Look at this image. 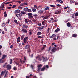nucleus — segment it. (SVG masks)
I'll use <instances>...</instances> for the list:
<instances>
[{
	"instance_id": "f257e3e1",
	"label": "nucleus",
	"mask_w": 78,
	"mask_h": 78,
	"mask_svg": "<svg viewBox=\"0 0 78 78\" xmlns=\"http://www.w3.org/2000/svg\"><path fill=\"white\" fill-rule=\"evenodd\" d=\"M23 14H26V12L24 11H21V12L19 14H16L15 16L17 17H20L21 16H23Z\"/></svg>"
},
{
	"instance_id": "f03ea898",
	"label": "nucleus",
	"mask_w": 78,
	"mask_h": 78,
	"mask_svg": "<svg viewBox=\"0 0 78 78\" xmlns=\"http://www.w3.org/2000/svg\"><path fill=\"white\" fill-rule=\"evenodd\" d=\"M24 21L25 23H28V22L31 23V20H30L28 18H27L24 20Z\"/></svg>"
},
{
	"instance_id": "7ed1b4c3",
	"label": "nucleus",
	"mask_w": 78,
	"mask_h": 78,
	"mask_svg": "<svg viewBox=\"0 0 78 78\" xmlns=\"http://www.w3.org/2000/svg\"><path fill=\"white\" fill-rule=\"evenodd\" d=\"M7 70H10L11 69V65H7L6 66V67Z\"/></svg>"
},
{
	"instance_id": "20e7f679",
	"label": "nucleus",
	"mask_w": 78,
	"mask_h": 78,
	"mask_svg": "<svg viewBox=\"0 0 78 78\" xmlns=\"http://www.w3.org/2000/svg\"><path fill=\"white\" fill-rule=\"evenodd\" d=\"M21 32L23 33H27V30L25 28H23L21 30Z\"/></svg>"
},
{
	"instance_id": "39448f33",
	"label": "nucleus",
	"mask_w": 78,
	"mask_h": 78,
	"mask_svg": "<svg viewBox=\"0 0 78 78\" xmlns=\"http://www.w3.org/2000/svg\"><path fill=\"white\" fill-rule=\"evenodd\" d=\"M27 15L29 16H37V14H35V15H33L32 13H29L27 14Z\"/></svg>"
},
{
	"instance_id": "423d86ee",
	"label": "nucleus",
	"mask_w": 78,
	"mask_h": 78,
	"mask_svg": "<svg viewBox=\"0 0 78 78\" xmlns=\"http://www.w3.org/2000/svg\"><path fill=\"white\" fill-rule=\"evenodd\" d=\"M57 50V49H56V48L53 47L52 49L51 50V51L53 52V53H55L56 51Z\"/></svg>"
},
{
	"instance_id": "0eeeda50",
	"label": "nucleus",
	"mask_w": 78,
	"mask_h": 78,
	"mask_svg": "<svg viewBox=\"0 0 78 78\" xmlns=\"http://www.w3.org/2000/svg\"><path fill=\"white\" fill-rule=\"evenodd\" d=\"M44 12V11L43 10L41 9L40 10L38 11V12L39 14H42Z\"/></svg>"
},
{
	"instance_id": "6e6552de",
	"label": "nucleus",
	"mask_w": 78,
	"mask_h": 78,
	"mask_svg": "<svg viewBox=\"0 0 78 78\" xmlns=\"http://www.w3.org/2000/svg\"><path fill=\"white\" fill-rule=\"evenodd\" d=\"M23 27L24 28H26V29H27V28H28V25L24 24L23 25Z\"/></svg>"
},
{
	"instance_id": "1a4fd4ad",
	"label": "nucleus",
	"mask_w": 78,
	"mask_h": 78,
	"mask_svg": "<svg viewBox=\"0 0 78 78\" xmlns=\"http://www.w3.org/2000/svg\"><path fill=\"white\" fill-rule=\"evenodd\" d=\"M14 12L15 13V14H17V13H20V10L19 9L16 10Z\"/></svg>"
},
{
	"instance_id": "9d476101",
	"label": "nucleus",
	"mask_w": 78,
	"mask_h": 78,
	"mask_svg": "<svg viewBox=\"0 0 78 78\" xmlns=\"http://www.w3.org/2000/svg\"><path fill=\"white\" fill-rule=\"evenodd\" d=\"M56 35L55 34H53L51 36L49 37V38L51 39V38H53L54 37H56Z\"/></svg>"
},
{
	"instance_id": "9b49d317",
	"label": "nucleus",
	"mask_w": 78,
	"mask_h": 78,
	"mask_svg": "<svg viewBox=\"0 0 78 78\" xmlns=\"http://www.w3.org/2000/svg\"><path fill=\"white\" fill-rule=\"evenodd\" d=\"M5 72H6V70H5L4 71H2V72L1 73V76H3V75H4V74L5 73Z\"/></svg>"
},
{
	"instance_id": "f8f14e48",
	"label": "nucleus",
	"mask_w": 78,
	"mask_h": 78,
	"mask_svg": "<svg viewBox=\"0 0 78 78\" xmlns=\"http://www.w3.org/2000/svg\"><path fill=\"white\" fill-rule=\"evenodd\" d=\"M50 10V8L49 7H48V6L47 7H45V8H44V10L45 11H48V10Z\"/></svg>"
},
{
	"instance_id": "ddd939ff",
	"label": "nucleus",
	"mask_w": 78,
	"mask_h": 78,
	"mask_svg": "<svg viewBox=\"0 0 78 78\" xmlns=\"http://www.w3.org/2000/svg\"><path fill=\"white\" fill-rule=\"evenodd\" d=\"M77 36H78V34H73L72 37H77Z\"/></svg>"
},
{
	"instance_id": "4468645a",
	"label": "nucleus",
	"mask_w": 78,
	"mask_h": 78,
	"mask_svg": "<svg viewBox=\"0 0 78 78\" xmlns=\"http://www.w3.org/2000/svg\"><path fill=\"white\" fill-rule=\"evenodd\" d=\"M31 9L32 11H33V12H36V10L35 9V8H34V7H33L31 8Z\"/></svg>"
},
{
	"instance_id": "2eb2a0df",
	"label": "nucleus",
	"mask_w": 78,
	"mask_h": 78,
	"mask_svg": "<svg viewBox=\"0 0 78 78\" xmlns=\"http://www.w3.org/2000/svg\"><path fill=\"white\" fill-rule=\"evenodd\" d=\"M59 31H60V29L58 28L55 30V33H57V32H58Z\"/></svg>"
},
{
	"instance_id": "dca6fc26",
	"label": "nucleus",
	"mask_w": 78,
	"mask_h": 78,
	"mask_svg": "<svg viewBox=\"0 0 78 78\" xmlns=\"http://www.w3.org/2000/svg\"><path fill=\"white\" fill-rule=\"evenodd\" d=\"M3 59H2V58L0 59V63H3V62H5L4 60H3Z\"/></svg>"
},
{
	"instance_id": "f3484780",
	"label": "nucleus",
	"mask_w": 78,
	"mask_h": 78,
	"mask_svg": "<svg viewBox=\"0 0 78 78\" xmlns=\"http://www.w3.org/2000/svg\"><path fill=\"white\" fill-rule=\"evenodd\" d=\"M29 48H30V47H29L28 45H27L26 46H25L24 48L25 49H28Z\"/></svg>"
},
{
	"instance_id": "a211bd4d",
	"label": "nucleus",
	"mask_w": 78,
	"mask_h": 78,
	"mask_svg": "<svg viewBox=\"0 0 78 78\" xmlns=\"http://www.w3.org/2000/svg\"><path fill=\"white\" fill-rule=\"evenodd\" d=\"M28 37H25L23 39V41H28Z\"/></svg>"
},
{
	"instance_id": "6ab92c4d",
	"label": "nucleus",
	"mask_w": 78,
	"mask_h": 78,
	"mask_svg": "<svg viewBox=\"0 0 78 78\" xmlns=\"http://www.w3.org/2000/svg\"><path fill=\"white\" fill-rule=\"evenodd\" d=\"M6 56H7V55H2V59H5V58H6Z\"/></svg>"
},
{
	"instance_id": "aec40b11",
	"label": "nucleus",
	"mask_w": 78,
	"mask_h": 78,
	"mask_svg": "<svg viewBox=\"0 0 78 78\" xmlns=\"http://www.w3.org/2000/svg\"><path fill=\"white\" fill-rule=\"evenodd\" d=\"M42 58H43V59L44 61L45 62L47 60V58L45 57H44L43 56H42Z\"/></svg>"
},
{
	"instance_id": "412c9836",
	"label": "nucleus",
	"mask_w": 78,
	"mask_h": 78,
	"mask_svg": "<svg viewBox=\"0 0 78 78\" xmlns=\"http://www.w3.org/2000/svg\"><path fill=\"white\" fill-rule=\"evenodd\" d=\"M28 18L30 19V20H32V19L33 18V16H28Z\"/></svg>"
},
{
	"instance_id": "4be33fe9",
	"label": "nucleus",
	"mask_w": 78,
	"mask_h": 78,
	"mask_svg": "<svg viewBox=\"0 0 78 78\" xmlns=\"http://www.w3.org/2000/svg\"><path fill=\"white\" fill-rule=\"evenodd\" d=\"M28 9V7H26V8H24L23 9V10L24 11H25V12H27V11Z\"/></svg>"
},
{
	"instance_id": "5701e85b",
	"label": "nucleus",
	"mask_w": 78,
	"mask_h": 78,
	"mask_svg": "<svg viewBox=\"0 0 78 78\" xmlns=\"http://www.w3.org/2000/svg\"><path fill=\"white\" fill-rule=\"evenodd\" d=\"M67 26L68 27H70L71 24H70V23L69 22H68L67 24Z\"/></svg>"
},
{
	"instance_id": "b1692460",
	"label": "nucleus",
	"mask_w": 78,
	"mask_h": 78,
	"mask_svg": "<svg viewBox=\"0 0 78 78\" xmlns=\"http://www.w3.org/2000/svg\"><path fill=\"white\" fill-rule=\"evenodd\" d=\"M20 62H21V64H24L25 62V61H24L22 60L21 59H20Z\"/></svg>"
},
{
	"instance_id": "393cba45",
	"label": "nucleus",
	"mask_w": 78,
	"mask_h": 78,
	"mask_svg": "<svg viewBox=\"0 0 78 78\" xmlns=\"http://www.w3.org/2000/svg\"><path fill=\"white\" fill-rule=\"evenodd\" d=\"M27 52L28 53H30L31 52V49H30V48H29L27 50Z\"/></svg>"
},
{
	"instance_id": "a878e982",
	"label": "nucleus",
	"mask_w": 78,
	"mask_h": 78,
	"mask_svg": "<svg viewBox=\"0 0 78 78\" xmlns=\"http://www.w3.org/2000/svg\"><path fill=\"white\" fill-rule=\"evenodd\" d=\"M45 66H43V68H41V71H44L45 70Z\"/></svg>"
},
{
	"instance_id": "bb28decb",
	"label": "nucleus",
	"mask_w": 78,
	"mask_h": 78,
	"mask_svg": "<svg viewBox=\"0 0 78 78\" xmlns=\"http://www.w3.org/2000/svg\"><path fill=\"white\" fill-rule=\"evenodd\" d=\"M5 25H6V23H2V27H5Z\"/></svg>"
},
{
	"instance_id": "cd10ccee",
	"label": "nucleus",
	"mask_w": 78,
	"mask_h": 78,
	"mask_svg": "<svg viewBox=\"0 0 78 78\" xmlns=\"http://www.w3.org/2000/svg\"><path fill=\"white\" fill-rule=\"evenodd\" d=\"M45 20H44L42 22V25H44V26H45Z\"/></svg>"
},
{
	"instance_id": "c85d7f7f",
	"label": "nucleus",
	"mask_w": 78,
	"mask_h": 78,
	"mask_svg": "<svg viewBox=\"0 0 78 78\" xmlns=\"http://www.w3.org/2000/svg\"><path fill=\"white\" fill-rule=\"evenodd\" d=\"M24 37H25V35H23L21 36V40H23V38H24Z\"/></svg>"
},
{
	"instance_id": "c756f323",
	"label": "nucleus",
	"mask_w": 78,
	"mask_h": 78,
	"mask_svg": "<svg viewBox=\"0 0 78 78\" xmlns=\"http://www.w3.org/2000/svg\"><path fill=\"white\" fill-rule=\"evenodd\" d=\"M8 71H7L5 73V76H4V78H6V77H7L6 76V75H7L8 74Z\"/></svg>"
},
{
	"instance_id": "7c9ffc66",
	"label": "nucleus",
	"mask_w": 78,
	"mask_h": 78,
	"mask_svg": "<svg viewBox=\"0 0 78 78\" xmlns=\"http://www.w3.org/2000/svg\"><path fill=\"white\" fill-rule=\"evenodd\" d=\"M14 22H15V23H16V24H18V23H19L17 22V20H14Z\"/></svg>"
},
{
	"instance_id": "2f4dec72",
	"label": "nucleus",
	"mask_w": 78,
	"mask_h": 78,
	"mask_svg": "<svg viewBox=\"0 0 78 78\" xmlns=\"http://www.w3.org/2000/svg\"><path fill=\"white\" fill-rule=\"evenodd\" d=\"M27 11L28 12H32V11H31V10L30 9H28Z\"/></svg>"
},
{
	"instance_id": "473e14b6",
	"label": "nucleus",
	"mask_w": 78,
	"mask_h": 78,
	"mask_svg": "<svg viewBox=\"0 0 78 78\" xmlns=\"http://www.w3.org/2000/svg\"><path fill=\"white\" fill-rule=\"evenodd\" d=\"M14 62H15V64H16V65H17V66H20V65L19 64V62H17L14 61Z\"/></svg>"
},
{
	"instance_id": "72a5a7b5",
	"label": "nucleus",
	"mask_w": 78,
	"mask_h": 78,
	"mask_svg": "<svg viewBox=\"0 0 78 78\" xmlns=\"http://www.w3.org/2000/svg\"><path fill=\"white\" fill-rule=\"evenodd\" d=\"M42 34V33L41 32H38L37 33V35L38 36H40V35Z\"/></svg>"
},
{
	"instance_id": "f704fd0d",
	"label": "nucleus",
	"mask_w": 78,
	"mask_h": 78,
	"mask_svg": "<svg viewBox=\"0 0 78 78\" xmlns=\"http://www.w3.org/2000/svg\"><path fill=\"white\" fill-rule=\"evenodd\" d=\"M71 11H72V9H69L67 11V12H68V13L69 12H72Z\"/></svg>"
},
{
	"instance_id": "c9c22d12",
	"label": "nucleus",
	"mask_w": 78,
	"mask_h": 78,
	"mask_svg": "<svg viewBox=\"0 0 78 78\" xmlns=\"http://www.w3.org/2000/svg\"><path fill=\"white\" fill-rule=\"evenodd\" d=\"M44 68H45V67H46V68H47V69H48L49 66H48V65H47L46 66L44 65Z\"/></svg>"
},
{
	"instance_id": "e433bc0d",
	"label": "nucleus",
	"mask_w": 78,
	"mask_h": 78,
	"mask_svg": "<svg viewBox=\"0 0 78 78\" xmlns=\"http://www.w3.org/2000/svg\"><path fill=\"white\" fill-rule=\"evenodd\" d=\"M38 29L40 30H42L43 29L42 27H38Z\"/></svg>"
},
{
	"instance_id": "4c0bfd02",
	"label": "nucleus",
	"mask_w": 78,
	"mask_h": 78,
	"mask_svg": "<svg viewBox=\"0 0 78 78\" xmlns=\"http://www.w3.org/2000/svg\"><path fill=\"white\" fill-rule=\"evenodd\" d=\"M34 8H36V9H38V8H37V6L36 5H34Z\"/></svg>"
},
{
	"instance_id": "58836bf2",
	"label": "nucleus",
	"mask_w": 78,
	"mask_h": 78,
	"mask_svg": "<svg viewBox=\"0 0 78 78\" xmlns=\"http://www.w3.org/2000/svg\"><path fill=\"white\" fill-rule=\"evenodd\" d=\"M10 64H12V59L10 58Z\"/></svg>"
},
{
	"instance_id": "ea45409f",
	"label": "nucleus",
	"mask_w": 78,
	"mask_h": 78,
	"mask_svg": "<svg viewBox=\"0 0 78 78\" xmlns=\"http://www.w3.org/2000/svg\"><path fill=\"white\" fill-rule=\"evenodd\" d=\"M50 6L51 8H55V5H50Z\"/></svg>"
},
{
	"instance_id": "a19ab883",
	"label": "nucleus",
	"mask_w": 78,
	"mask_h": 78,
	"mask_svg": "<svg viewBox=\"0 0 78 78\" xmlns=\"http://www.w3.org/2000/svg\"><path fill=\"white\" fill-rule=\"evenodd\" d=\"M16 6L17 5H13L12 7V8H15L16 7Z\"/></svg>"
},
{
	"instance_id": "79ce46f5",
	"label": "nucleus",
	"mask_w": 78,
	"mask_h": 78,
	"mask_svg": "<svg viewBox=\"0 0 78 78\" xmlns=\"http://www.w3.org/2000/svg\"><path fill=\"white\" fill-rule=\"evenodd\" d=\"M41 58V57H40V56H39V55L38 56H37L36 57V59H39L40 58Z\"/></svg>"
},
{
	"instance_id": "37998d69",
	"label": "nucleus",
	"mask_w": 78,
	"mask_h": 78,
	"mask_svg": "<svg viewBox=\"0 0 78 78\" xmlns=\"http://www.w3.org/2000/svg\"><path fill=\"white\" fill-rule=\"evenodd\" d=\"M58 21V20H54V21H52V23H53V22H56Z\"/></svg>"
},
{
	"instance_id": "c03bdc74",
	"label": "nucleus",
	"mask_w": 78,
	"mask_h": 78,
	"mask_svg": "<svg viewBox=\"0 0 78 78\" xmlns=\"http://www.w3.org/2000/svg\"><path fill=\"white\" fill-rule=\"evenodd\" d=\"M24 5H28V3L27 2H24Z\"/></svg>"
},
{
	"instance_id": "a18cd8bd",
	"label": "nucleus",
	"mask_w": 78,
	"mask_h": 78,
	"mask_svg": "<svg viewBox=\"0 0 78 78\" xmlns=\"http://www.w3.org/2000/svg\"><path fill=\"white\" fill-rule=\"evenodd\" d=\"M23 8V7H20V6H19L18 7V9H21Z\"/></svg>"
},
{
	"instance_id": "49530a36",
	"label": "nucleus",
	"mask_w": 78,
	"mask_h": 78,
	"mask_svg": "<svg viewBox=\"0 0 78 78\" xmlns=\"http://www.w3.org/2000/svg\"><path fill=\"white\" fill-rule=\"evenodd\" d=\"M20 6H24V3L22 4H20Z\"/></svg>"
},
{
	"instance_id": "de8ad7c7",
	"label": "nucleus",
	"mask_w": 78,
	"mask_h": 78,
	"mask_svg": "<svg viewBox=\"0 0 78 78\" xmlns=\"http://www.w3.org/2000/svg\"><path fill=\"white\" fill-rule=\"evenodd\" d=\"M78 16V13L76 12L75 15V16Z\"/></svg>"
},
{
	"instance_id": "09e8293b",
	"label": "nucleus",
	"mask_w": 78,
	"mask_h": 78,
	"mask_svg": "<svg viewBox=\"0 0 78 78\" xmlns=\"http://www.w3.org/2000/svg\"><path fill=\"white\" fill-rule=\"evenodd\" d=\"M4 29L5 31H7V28H6V27H4Z\"/></svg>"
},
{
	"instance_id": "8fccbe9b",
	"label": "nucleus",
	"mask_w": 78,
	"mask_h": 78,
	"mask_svg": "<svg viewBox=\"0 0 78 78\" xmlns=\"http://www.w3.org/2000/svg\"><path fill=\"white\" fill-rule=\"evenodd\" d=\"M42 65L40 64L38 66V67H42Z\"/></svg>"
},
{
	"instance_id": "3c124183",
	"label": "nucleus",
	"mask_w": 78,
	"mask_h": 78,
	"mask_svg": "<svg viewBox=\"0 0 78 78\" xmlns=\"http://www.w3.org/2000/svg\"><path fill=\"white\" fill-rule=\"evenodd\" d=\"M38 26H42V24L41 23H39L38 24Z\"/></svg>"
},
{
	"instance_id": "603ef678",
	"label": "nucleus",
	"mask_w": 78,
	"mask_h": 78,
	"mask_svg": "<svg viewBox=\"0 0 78 78\" xmlns=\"http://www.w3.org/2000/svg\"><path fill=\"white\" fill-rule=\"evenodd\" d=\"M57 6L58 7H60V6H61V5L60 4H58L57 5Z\"/></svg>"
},
{
	"instance_id": "864d4df0",
	"label": "nucleus",
	"mask_w": 78,
	"mask_h": 78,
	"mask_svg": "<svg viewBox=\"0 0 78 78\" xmlns=\"http://www.w3.org/2000/svg\"><path fill=\"white\" fill-rule=\"evenodd\" d=\"M75 5H78V2H75Z\"/></svg>"
},
{
	"instance_id": "5fc2aeb1",
	"label": "nucleus",
	"mask_w": 78,
	"mask_h": 78,
	"mask_svg": "<svg viewBox=\"0 0 78 78\" xmlns=\"http://www.w3.org/2000/svg\"><path fill=\"white\" fill-rule=\"evenodd\" d=\"M13 69L14 70H17L16 69V66L14 67Z\"/></svg>"
},
{
	"instance_id": "6e6d98bb",
	"label": "nucleus",
	"mask_w": 78,
	"mask_h": 78,
	"mask_svg": "<svg viewBox=\"0 0 78 78\" xmlns=\"http://www.w3.org/2000/svg\"><path fill=\"white\" fill-rule=\"evenodd\" d=\"M69 8V7H68V6H67L66 7H64V10L66 9H67V8Z\"/></svg>"
},
{
	"instance_id": "4d7b16f0",
	"label": "nucleus",
	"mask_w": 78,
	"mask_h": 78,
	"mask_svg": "<svg viewBox=\"0 0 78 78\" xmlns=\"http://www.w3.org/2000/svg\"><path fill=\"white\" fill-rule=\"evenodd\" d=\"M57 40V39L56 37H55L53 38V40H54V41H56Z\"/></svg>"
},
{
	"instance_id": "13d9d810",
	"label": "nucleus",
	"mask_w": 78,
	"mask_h": 78,
	"mask_svg": "<svg viewBox=\"0 0 78 78\" xmlns=\"http://www.w3.org/2000/svg\"><path fill=\"white\" fill-rule=\"evenodd\" d=\"M18 19H19V20H22V18L21 17L19 18V17H18Z\"/></svg>"
},
{
	"instance_id": "bf43d9fd",
	"label": "nucleus",
	"mask_w": 78,
	"mask_h": 78,
	"mask_svg": "<svg viewBox=\"0 0 78 78\" xmlns=\"http://www.w3.org/2000/svg\"><path fill=\"white\" fill-rule=\"evenodd\" d=\"M58 14H60L61 12V10H59V11H58Z\"/></svg>"
},
{
	"instance_id": "052dcab7",
	"label": "nucleus",
	"mask_w": 78,
	"mask_h": 78,
	"mask_svg": "<svg viewBox=\"0 0 78 78\" xmlns=\"http://www.w3.org/2000/svg\"><path fill=\"white\" fill-rule=\"evenodd\" d=\"M12 7H7V9H11Z\"/></svg>"
},
{
	"instance_id": "680f3d73",
	"label": "nucleus",
	"mask_w": 78,
	"mask_h": 78,
	"mask_svg": "<svg viewBox=\"0 0 78 78\" xmlns=\"http://www.w3.org/2000/svg\"><path fill=\"white\" fill-rule=\"evenodd\" d=\"M50 19L51 20H55V19H54L53 18H51Z\"/></svg>"
},
{
	"instance_id": "e2e57ef3",
	"label": "nucleus",
	"mask_w": 78,
	"mask_h": 78,
	"mask_svg": "<svg viewBox=\"0 0 78 78\" xmlns=\"http://www.w3.org/2000/svg\"><path fill=\"white\" fill-rule=\"evenodd\" d=\"M70 2L71 3H73V2H74V1H73V0H70Z\"/></svg>"
},
{
	"instance_id": "0e129e2a",
	"label": "nucleus",
	"mask_w": 78,
	"mask_h": 78,
	"mask_svg": "<svg viewBox=\"0 0 78 78\" xmlns=\"http://www.w3.org/2000/svg\"><path fill=\"white\" fill-rule=\"evenodd\" d=\"M38 59V60L40 61H41L42 60V58H41V57L39 59Z\"/></svg>"
},
{
	"instance_id": "69168bd1",
	"label": "nucleus",
	"mask_w": 78,
	"mask_h": 78,
	"mask_svg": "<svg viewBox=\"0 0 78 78\" xmlns=\"http://www.w3.org/2000/svg\"><path fill=\"white\" fill-rule=\"evenodd\" d=\"M17 40H20V37H18L17 39Z\"/></svg>"
},
{
	"instance_id": "338daca9",
	"label": "nucleus",
	"mask_w": 78,
	"mask_h": 78,
	"mask_svg": "<svg viewBox=\"0 0 78 78\" xmlns=\"http://www.w3.org/2000/svg\"><path fill=\"white\" fill-rule=\"evenodd\" d=\"M17 43H18V42H20V40H18L17 41Z\"/></svg>"
},
{
	"instance_id": "774afa93",
	"label": "nucleus",
	"mask_w": 78,
	"mask_h": 78,
	"mask_svg": "<svg viewBox=\"0 0 78 78\" xmlns=\"http://www.w3.org/2000/svg\"><path fill=\"white\" fill-rule=\"evenodd\" d=\"M30 56L31 58H33V54H32L30 55Z\"/></svg>"
}]
</instances>
